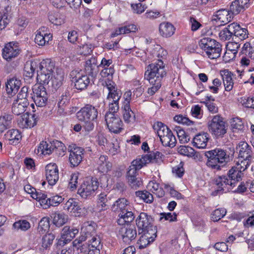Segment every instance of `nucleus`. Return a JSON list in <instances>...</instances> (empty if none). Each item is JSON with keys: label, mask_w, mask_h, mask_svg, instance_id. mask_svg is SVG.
Returning <instances> with one entry per match:
<instances>
[{"label": "nucleus", "mask_w": 254, "mask_h": 254, "mask_svg": "<svg viewBox=\"0 0 254 254\" xmlns=\"http://www.w3.org/2000/svg\"><path fill=\"white\" fill-rule=\"evenodd\" d=\"M243 173L235 167H232L228 172V176H219L215 180L217 192H226L235 186V184L241 179Z\"/></svg>", "instance_id": "7ed1b4c3"}, {"label": "nucleus", "mask_w": 254, "mask_h": 254, "mask_svg": "<svg viewBox=\"0 0 254 254\" xmlns=\"http://www.w3.org/2000/svg\"><path fill=\"white\" fill-rule=\"evenodd\" d=\"M151 223L152 218L150 215L144 212L140 213L136 220V225L138 229V234H141L143 231L156 229Z\"/></svg>", "instance_id": "dca6fc26"}, {"label": "nucleus", "mask_w": 254, "mask_h": 254, "mask_svg": "<svg viewBox=\"0 0 254 254\" xmlns=\"http://www.w3.org/2000/svg\"><path fill=\"white\" fill-rule=\"evenodd\" d=\"M21 86V81L16 78L12 77L7 80L5 83L7 93L13 96L17 93L20 87Z\"/></svg>", "instance_id": "cd10ccee"}, {"label": "nucleus", "mask_w": 254, "mask_h": 254, "mask_svg": "<svg viewBox=\"0 0 254 254\" xmlns=\"http://www.w3.org/2000/svg\"><path fill=\"white\" fill-rule=\"evenodd\" d=\"M55 65L50 59H45L40 62L39 69L37 70V79L39 85H47L52 78Z\"/></svg>", "instance_id": "423d86ee"}, {"label": "nucleus", "mask_w": 254, "mask_h": 254, "mask_svg": "<svg viewBox=\"0 0 254 254\" xmlns=\"http://www.w3.org/2000/svg\"><path fill=\"white\" fill-rule=\"evenodd\" d=\"M112 210L114 211H118L119 214L125 213H134L135 209L132 204H131L126 198H120L116 200L112 205Z\"/></svg>", "instance_id": "f3484780"}, {"label": "nucleus", "mask_w": 254, "mask_h": 254, "mask_svg": "<svg viewBox=\"0 0 254 254\" xmlns=\"http://www.w3.org/2000/svg\"><path fill=\"white\" fill-rule=\"evenodd\" d=\"M95 224L92 222H85L81 227V236L78 239H75L73 244L74 246H77L82 242L86 241L88 239H90L92 236L95 235Z\"/></svg>", "instance_id": "4468645a"}, {"label": "nucleus", "mask_w": 254, "mask_h": 254, "mask_svg": "<svg viewBox=\"0 0 254 254\" xmlns=\"http://www.w3.org/2000/svg\"><path fill=\"white\" fill-rule=\"evenodd\" d=\"M231 23L221 30L219 33V37L222 41H229L233 38V29Z\"/></svg>", "instance_id": "c03bdc74"}, {"label": "nucleus", "mask_w": 254, "mask_h": 254, "mask_svg": "<svg viewBox=\"0 0 254 254\" xmlns=\"http://www.w3.org/2000/svg\"><path fill=\"white\" fill-rule=\"evenodd\" d=\"M226 9H221L217 11L216 17L221 23L225 24L231 21L232 13Z\"/></svg>", "instance_id": "37998d69"}, {"label": "nucleus", "mask_w": 254, "mask_h": 254, "mask_svg": "<svg viewBox=\"0 0 254 254\" xmlns=\"http://www.w3.org/2000/svg\"><path fill=\"white\" fill-rule=\"evenodd\" d=\"M46 179L49 185L53 186L59 180V170L55 163H50L45 167Z\"/></svg>", "instance_id": "6ab92c4d"}, {"label": "nucleus", "mask_w": 254, "mask_h": 254, "mask_svg": "<svg viewBox=\"0 0 254 254\" xmlns=\"http://www.w3.org/2000/svg\"><path fill=\"white\" fill-rule=\"evenodd\" d=\"M9 0H0V8L3 14H0V30L4 29L9 22L8 14L10 11Z\"/></svg>", "instance_id": "aec40b11"}, {"label": "nucleus", "mask_w": 254, "mask_h": 254, "mask_svg": "<svg viewBox=\"0 0 254 254\" xmlns=\"http://www.w3.org/2000/svg\"><path fill=\"white\" fill-rule=\"evenodd\" d=\"M67 150L69 152L68 161L70 166L72 168L77 167L82 161L84 149L72 144L68 146Z\"/></svg>", "instance_id": "9d476101"}, {"label": "nucleus", "mask_w": 254, "mask_h": 254, "mask_svg": "<svg viewBox=\"0 0 254 254\" xmlns=\"http://www.w3.org/2000/svg\"><path fill=\"white\" fill-rule=\"evenodd\" d=\"M162 154L161 153L156 151L155 152L150 153L149 154H145L140 156V158L141 159L144 165H146L149 163H154L158 161V160H160Z\"/></svg>", "instance_id": "58836bf2"}, {"label": "nucleus", "mask_w": 254, "mask_h": 254, "mask_svg": "<svg viewBox=\"0 0 254 254\" xmlns=\"http://www.w3.org/2000/svg\"><path fill=\"white\" fill-rule=\"evenodd\" d=\"M78 233V230L76 228H71L64 226V244L70 242Z\"/></svg>", "instance_id": "de8ad7c7"}, {"label": "nucleus", "mask_w": 254, "mask_h": 254, "mask_svg": "<svg viewBox=\"0 0 254 254\" xmlns=\"http://www.w3.org/2000/svg\"><path fill=\"white\" fill-rule=\"evenodd\" d=\"M207 99L203 103L207 107L209 111L212 113H216L218 111V108L213 102L214 99L211 96H207Z\"/></svg>", "instance_id": "bf43d9fd"}, {"label": "nucleus", "mask_w": 254, "mask_h": 254, "mask_svg": "<svg viewBox=\"0 0 254 254\" xmlns=\"http://www.w3.org/2000/svg\"><path fill=\"white\" fill-rule=\"evenodd\" d=\"M226 214V210L225 208L216 209L211 214L212 220L214 222H217L225 216Z\"/></svg>", "instance_id": "4d7b16f0"}, {"label": "nucleus", "mask_w": 254, "mask_h": 254, "mask_svg": "<svg viewBox=\"0 0 254 254\" xmlns=\"http://www.w3.org/2000/svg\"><path fill=\"white\" fill-rule=\"evenodd\" d=\"M50 228V221L48 217H43L39 222L38 230L39 233L44 234L47 232Z\"/></svg>", "instance_id": "3c124183"}, {"label": "nucleus", "mask_w": 254, "mask_h": 254, "mask_svg": "<svg viewBox=\"0 0 254 254\" xmlns=\"http://www.w3.org/2000/svg\"><path fill=\"white\" fill-rule=\"evenodd\" d=\"M240 47V44L238 42H229L226 45L227 52L226 54H229V51L231 52L233 54V58L238 53V50Z\"/></svg>", "instance_id": "69168bd1"}, {"label": "nucleus", "mask_w": 254, "mask_h": 254, "mask_svg": "<svg viewBox=\"0 0 254 254\" xmlns=\"http://www.w3.org/2000/svg\"><path fill=\"white\" fill-rule=\"evenodd\" d=\"M7 103L6 101L3 100L1 102L0 106V132H3L5 130L11 127L13 116L10 113L6 112L7 106H4Z\"/></svg>", "instance_id": "2eb2a0df"}, {"label": "nucleus", "mask_w": 254, "mask_h": 254, "mask_svg": "<svg viewBox=\"0 0 254 254\" xmlns=\"http://www.w3.org/2000/svg\"><path fill=\"white\" fill-rule=\"evenodd\" d=\"M108 157L105 155H101L97 162L98 169L102 173L107 172L112 167V164L107 161Z\"/></svg>", "instance_id": "79ce46f5"}, {"label": "nucleus", "mask_w": 254, "mask_h": 254, "mask_svg": "<svg viewBox=\"0 0 254 254\" xmlns=\"http://www.w3.org/2000/svg\"><path fill=\"white\" fill-rule=\"evenodd\" d=\"M86 241L89 243L91 248L99 249V250L101 248V240L99 236L94 235Z\"/></svg>", "instance_id": "0e129e2a"}, {"label": "nucleus", "mask_w": 254, "mask_h": 254, "mask_svg": "<svg viewBox=\"0 0 254 254\" xmlns=\"http://www.w3.org/2000/svg\"><path fill=\"white\" fill-rule=\"evenodd\" d=\"M29 105L28 101L15 100L13 102L12 106V113L17 116L24 114Z\"/></svg>", "instance_id": "473e14b6"}, {"label": "nucleus", "mask_w": 254, "mask_h": 254, "mask_svg": "<svg viewBox=\"0 0 254 254\" xmlns=\"http://www.w3.org/2000/svg\"><path fill=\"white\" fill-rule=\"evenodd\" d=\"M98 110L91 105H86L81 108L76 113L77 119L84 123L86 130H92L94 127V122H96L98 117Z\"/></svg>", "instance_id": "20e7f679"}, {"label": "nucleus", "mask_w": 254, "mask_h": 254, "mask_svg": "<svg viewBox=\"0 0 254 254\" xmlns=\"http://www.w3.org/2000/svg\"><path fill=\"white\" fill-rule=\"evenodd\" d=\"M119 218L118 219L117 222L119 225H123L126 223H128L132 222L134 218V213H123L119 214Z\"/></svg>", "instance_id": "49530a36"}, {"label": "nucleus", "mask_w": 254, "mask_h": 254, "mask_svg": "<svg viewBox=\"0 0 254 254\" xmlns=\"http://www.w3.org/2000/svg\"><path fill=\"white\" fill-rule=\"evenodd\" d=\"M250 5V0H235L230 6V11L233 15H237L244 12Z\"/></svg>", "instance_id": "5701e85b"}, {"label": "nucleus", "mask_w": 254, "mask_h": 254, "mask_svg": "<svg viewBox=\"0 0 254 254\" xmlns=\"http://www.w3.org/2000/svg\"><path fill=\"white\" fill-rule=\"evenodd\" d=\"M225 89L227 91H231L234 86V82L232 78L233 73L228 70H224L221 73Z\"/></svg>", "instance_id": "e433bc0d"}, {"label": "nucleus", "mask_w": 254, "mask_h": 254, "mask_svg": "<svg viewBox=\"0 0 254 254\" xmlns=\"http://www.w3.org/2000/svg\"><path fill=\"white\" fill-rule=\"evenodd\" d=\"M233 29V40L243 41L248 37V31L247 28H242L240 24L233 22L231 23Z\"/></svg>", "instance_id": "a878e982"}, {"label": "nucleus", "mask_w": 254, "mask_h": 254, "mask_svg": "<svg viewBox=\"0 0 254 254\" xmlns=\"http://www.w3.org/2000/svg\"><path fill=\"white\" fill-rule=\"evenodd\" d=\"M239 159V161L237 162V165L235 167L242 172L247 169L251 163L254 161V160H248L247 159L244 158Z\"/></svg>", "instance_id": "13d9d810"}, {"label": "nucleus", "mask_w": 254, "mask_h": 254, "mask_svg": "<svg viewBox=\"0 0 254 254\" xmlns=\"http://www.w3.org/2000/svg\"><path fill=\"white\" fill-rule=\"evenodd\" d=\"M32 198L37 200L39 204L44 209H47L51 206L50 198H47V194L41 191H35L32 193Z\"/></svg>", "instance_id": "2f4dec72"}, {"label": "nucleus", "mask_w": 254, "mask_h": 254, "mask_svg": "<svg viewBox=\"0 0 254 254\" xmlns=\"http://www.w3.org/2000/svg\"><path fill=\"white\" fill-rule=\"evenodd\" d=\"M13 227L17 230L26 231L30 228V224L26 220H19L14 223Z\"/></svg>", "instance_id": "680f3d73"}, {"label": "nucleus", "mask_w": 254, "mask_h": 254, "mask_svg": "<svg viewBox=\"0 0 254 254\" xmlns=\"http://www.w3.org/2000/svg\"><path fill=\"white\" fill-rule=\"evenodd\" d=\"M52 146L51 142L42 141L38 147V152L41 155H49L54 151Z\"/></svg>", "instance_id": "a19ab883"}, {"label": "nucleus", "mask_w": 254, "mask_h": 254, "mask_svg": "<svg viewBox=\"0 0 254 254\" xmlns=\"http://www.w3.org/2000/svg\"><path fill=\"white\" fill-rule=\"evenodd\" d=\"M231 127L233 132L243 130L244 126L242 120L239 118H234L231 121Z\"/></svg>", "instance_id": "8fccbe9b"}, {"label": "nucleus", "mask_w": 254, "mask_h": 254, "mask_svg": "<svg viewBox=\"0 0 254 254\" xmlns=\"http://www.w3.org/2000/svg\"><path fill=\"white\" fill-rule=\"evenodd\" d=\"M37 116L35 114H30L26 112L22 114L18 119L17 123L21 128H31L37 123Z\"/></svg>", "instance_id": "412c9836"}, {"label": "nucleus", "mask_w": 254, "mask_h": 254, "mask_svg": "<svg viewBox=\"0 0 254 254\" xmlns=\"http://www.w3.org/2000/svg\"><path fill=\"white\" fill-rule=\"evenodd\" d=\"M221 45H217V47H214V49L207 51L206 54L210 59H215L220 57L222 51Z\"/></svg>", "instance_id": "6e6d98bb"}, {"label": "nucleus", "mask_w": 254, "mask_h": 254, "mask_svg": "<svg viewBox=\"0 0 254 254\" xmlns=\"http://www.w3.org/2000/svg\"><path fill=\"white\" fill-rule=\"evenodd\" d=\"M49 19L50 22L56 26H61L64 22V19L62 16L58 14L50 15L49 16Z\"/></svg>", "instance_id": "338daca9"}, {"label": "nucleus", "mask_w": 254, "mask_h": 254, "mask_svg": "<svg viewBox=\"0 0 254 254\" xmlns=\"http://www.w3.org/2000/svg\"><path fill=\"white\" fill-rule=\"evenodd\" d=\"M123 110V117L125 121L127 123L134 120L135 115L131 110L130 106H123L122 107Z\"/></svg>", "instance_id": "09e8293b"}, {"label": "nucleus", "mask_w": 254, "mask_h": 254, "mask_svg": "<svg viewBox=\"0 0 254 254\" xmlns=\"http://www.w3.org/2000/svg\"><path fill=\"white\" fill-rule=\"evenodd\" d=\"M120 232L124 242L128 244L134 240L137 235L135 228L131 225L122 228Z\"/></svg>", "instance_id": "bb28decb"}, {"label": "nucleus", "mask_w": 254, "mask_h": 254, "mask_svg": "<svg viewBox=\"0 0 254 254\" xmlns=\"http://www.w3.org/2000/svg\"><path fill=\"white\" fill-rule=\"evenodd\" d=\"M153 128L156 131L163 146L170 147L175 146L176 138L167 126L162 122H156L153 124Z\"/></svg>", "instance_id": "39448f33"}, {"label": "nucleus", "mask_w": 254, "mask_h": 254, "mask_svg": "<svg viewBox=\"0 0 254 254\" xmlns=\"http://www.w3.org/2000/svg\"><path fill=\"white\" fill-rule=\"evenodd\" d=\"M5 138L9 141V143L12 145L18 144L22 137L19 130L15 129H11L8 130L5 134Z\"/></svg>", "instance_id": "4c0bfd02"}, {"label": "nucleus", "mask_w": 254, "mask_h": 254, "mask_svg": "<svg viewBox=\"0 0 254 254\" xmlns=\"http://www.w3.org/2000/svg\"><path fill=\"white\" fill-rule=\"evenodd\" d=\"M64 234H61V238L56 244L54 254H64Z\"/></svg>", "instance_id": "774afa93"}, {"label": "nucleus", "mask_w": 254, "mask_h": 254, "mask_svg": "<svg viewBox=\"0 0 254 254\" xmlns=\"http://www.w3.org/2000/svg\"><path fill=\"white\" fill-rule=\"evenodd\" d=\"M215 40L208 37H205L201 39L198 43L200 48L203 50L205 53L211 44H213Z\"/></svg>", "instance_id": "603ef678"}, {"label": "nucleus", "mask_w": 254, "mask_h": 254, "mask_svg": "<svg viewBox=\"0 0 254 254\" xmlns=\"http://www.w3.org/2000/svg\"><path fill=\"white\" fill-rule=\"evenodd\" d=\"M209 135L206 132L199 133L193 138V145L194 146L203 149L206 147Z\"/></svg>", "instance_id": "7c9ffc66"}, {"label": "nucleus", "mask_w": 254, "mask_h": 254, "mask_svg": "<svg viewBox=\"0 0 254 254\" xmlns=\"http://www.w3.org/2000/svg\"><path fill=\"white\" fill-rule=\"evenodd\" d=\"M135 194L146 203H150L153 201L152 194L147 191H137L135 192Z\"/></svg>", "instance_id": "864d4df0"}, {"label": "nucleus", "mask_w": 254, "mask_h": 254, "mask_svg": "<svg viewBox=\"0 0 254 254\" xmlns=\"http://www.w3.org/2000/svg\"><path fill=\"white\" fill-rule=\"evenodd\" d=\"M47 28L43 27L37 31L35 38V42L39 46H44L52 38L50 33L46 32Z\"/></svg>", "instance_id": "393cba45"}, {"label": "nucleus", "mask_w": 254, "mask_h": 254, "mask_svg": "<svg viewBox=\"0 0 254 254\" xmlns=\"http://www.w3.org/2000/svg\"><path fill=\"white\" fill-rule=\"evenodd\" d=\"M148 187L150 190L158 197H162L165 195V191L163 189L160 187L159 184L151 181L149 183Z\"/></svg>", "instance_id": "a18cd8bd"}, {"label": "nucleus", "mask_w": 254, "mask_h": 254, "mask_svg": "<svg viewBox=\"0 0 254 254\" xmlns=\"http://www.w3.org/2000/svg\"><path fill=\"white\" fill-rule=\"evenodd\" d=\"M205 155L207 158L206 166L211 169L216 171L221 170L232 159L227 151L221 148H215L206 151Z\"/></svg>", "instance_id": "f03ea898"}, {"label": "nucleus", "mask_w": 254, "mask_h": 254, "mask_svg": "<svg viewBox=\"0 0 254 254\" xmlns=\"http://www.w3.org/2000/svg\"><path fill=\"white\" fill-rule=\"evenodd\" d=\"M85 71L87 74L92 77L95 76L99 71L97 59L94 57L87 60L85 64Z\"/></svg>", "instance_id": "c756f323"}, {"label": "nucleus", "mask_w": 254, "mask_h": 254, "mask_svg": "<svg viewBox=\"0 0 254 254\" xmlns=\"http://www.w3.org/2000/svg\"><path fill=\"white\" fill-rule=\"evenodd\" d=\"M139 240L137 241V245L140 249L146 248L151 243L153 242L156 237V229H151L148 231H143L141 233Z\"/></svg>", "instance_id": "a211bd4d"}, {"label": "nucleus", "mask_w": 254, "mask_h": 254, "mask_svg": "<svg viewBox=\"0 0 254 254\" xmlns=\"http://www.w3.org/2000/svg\"><path fill=\"white\" fill-rule=\"evenodd\" d=\"M32 98L38 107H44L48 100V94L46 88L42 85H35L32 88Z\"/></svg>", "instance_id": "f8f14e48"}, {"label": "nucleus", "mask_w": 254, "mask_h": 254, "mask_svg": "<svg viewBox=\"0 0 254 254\" xmlns=\"http://www.w3.org/2000/svg\"><path fill=\"white\" fill-rule=\"evenodd\" d=\"M55 238L54 235L51 233L45 235L42 240V246L44 249L48 248L50 246Z\"/></svg>", "instance_id": "e2e57ef3"}, {"label": "nucleus", "mask_w": 254, "mask_h": 254, "mask_svg": "<svg viewBox=\"0 0 254 254\" xmlns=\"http://www.w3.org/2000/svg\"><path fill=\"white\" fill-rule=\"evenodd\" d=\"M69 77L71 81L74 82V86L78 90L85 89L90 83L88 76L84 74L82 70L78 69L72 70Z\"/></svg>", "instance_id": "1a4fd4ad"}, {"label": "nucleus", "mask_w": 254, "mask_h": 254, "mask_svg": "<svg viewBox=\"0 0 254 254\" xmlns=\"http://www.w3.org/2000/svg\"><path fill=\"white\" fill-rule=\"evenodd\" d=\"M166 74V70L162 60H158L148 66V69L145 72L144 76L145 78L147 79L150 84L152 85L148 89L149 94L153 95L159 90L161 86L162 80Z\"/></svg>", "instance_id": "f257e3e1"}, {"label": "nucleus", "mask_w": 254, "mask_h": 254, "mask_svg": "<svg viewBox=\"0 0 254 254\" xmlns=\"http://www.w3.org/2000/svg\"><path fill=\"white\" fill-rule=\"evenodd\" d=\"M64 209L66 210L70 215L74 217L79 216L81 214V208L73 199H69L64 204Z\"/></svg>", "instance_id": "c85d7f7f"}, {"label": "nucleus", "mask_w": 254, "mask_h": 254, "mask_svg": "<svg viewBox=\"0 0 254 254\" xmlns=\"http://www.w3.org/2000/svg\"><path fill=\"white\" fill-rule=\"evenodd\" d=\"M178 151L180 154L188 157L193 156L195 154L194 150L189 146H181L178 148Z\"/></svg>", "instance_id": "052dcab7"}, {"label": "nucleus", "mask_w": 254, "mask_h": 254, "mask_svg": "<svg viewBox=\"0 0 254 254\" xmlns=\"http://www.w3.org/2000/svg\"><path fill=\"white\" fill-rule=\"evenodd\" d=\"M175 31L174 25L169 22H162L159 25V32L164 37H170L172 36Z\"/></svg>", "instance_id": "c9c22d12"}, {"label": "nucleus", "mask_w": 254, "mask_h": 254, "mask_svg": "<svg viewBox=\"0 0 254 254\" xmlns=\"http://www.w3.org/2000/svg\"><path fill=\"white\" fill-rule=\"evenodd\" d=\"M121 97L119 98L116 96L107 97L108 101V111L107 113H110L112 114H117V112L119 109V101Z\"/></svg>", "instance_id": "ea45409f"}, {"label": "nucleus", "mask_w": 254, "mask_h": 254, "mask_svg": "<svg viewBox=\"0 0 254 254\" xmlns=\"http://www.w3.org/2000/svg\"><path fill=\"white\" fill-rule=\"evenodd\" d=\"M105 86L107 87L109 91L107 97L116 96L119 98L121 97L122 93L121 90L118 89L116 84L112 80V78H107L104 81Z\"/></svg>", "instance_id": "f704fd0d"}, {"label": "nucleus", "mask_w": 254, "mask_h": 254, "mask_svg": "<svg viewBox=\"0 0 254 254\" xmlns=\"http://www.w3.org/2000/svg\"><path fill=\"white\" fill-rule=\"evenodd\" d=\"M142 163L143 162L140 158V156H138L136 159L132 161L127 172V180L137 177V175H138L137 171L141 169L143 166H145Z\"/></svg>", "instance_id": "b1692460"}, {"label": "nucleus", "mask_w": 254, "mask_h": 254, "mask_svg": "<svg viewBox=\"0 0 254 254\" xmlns=\"http://www.w3.org/2000/svg\"><path fill=\"white\" fill-rule=\"evenodd\" d=\"M209 131L216 137H221L227 132L224 119L219 115L209 117L207 123Z\"/></svg>", "instance_id": "0eeeda50"}, {"label": "nucleus", "mask_w": 254, "mask_h": 254, "mask_svg": "<svg viewBox=\"0 0 254 254\" xmlns=\"http://www.w3.org/2000/svg\"><path fill=\"white\" fill-rule=\"evenodd\" d=\"M105 119L108 128L111 132L118 133L123 129V122L117 114L106 113Z\"/></svg>", "instance_id": "ddd939ff"}, {"label": "nucleus", "mask_w": 254, "mask_h": 254, "mask_svg": "<svg viewBox=\"0 0 254 254\" xmlns=\"http://www.w3.org/2000/svg\"><path fill=\"white\" fill-rule=\"evenodd\" d=\"M40 64V62L37 60L27 62L24 68L25 75L28 77H32L34 74L35 71L39 69Z\"/></svg>", "instance_id": "72a5a7b5"}, {"label": "nucleus", "mask_w": 254, "mask_h": 254, "mask_svg": "<svg viewBox=\"0 0 254 254\" xmlns=\"http://www.w3.org/2000/svg\"><path fill=\"white\" fill-rule=\"evenodd\" d=\"M242 53L254 60V46H251L249 42L246 43L242 48Z\"/></svg>", "instance_id": "5fc2aeb1"}, {"label": "nucleus", "mask_w": 254, "mask_h": 254, "mask_svg": "<svg viewBox=\"0 0 254 254\" xmlns=\"http://www.w3.org/2000/svg\"><path fill=\"white\" fill-rule=\"evenodd\" d=\"M237 150L239 152V159L254 160V153L252 150V147L246 142H240L237 146Z\"/></svg>", "instance_id": "4be33fe9"}, {"label": "nucleus", "mask_w": 254, "mask_h": 254, "mask_svg": "<svg viewBox=\"0 0 254 254\" xmlns=\"http://www.w3.org/2000/svg\"><path fill=\"white\" fill-rule=\"evenodd\" d=\"M99 183L95 178H87L78 190V193L83 198H87L95 194Z\"/></svg>", "instance_id": "6e6552de"}, {"label": "nucleus", "mask_w": 254, "mask_h": 254, "mask_svg": "<svg viewBox=\"0 0 254 254\" xmlns=\"http://www.w3.org/2000/svg\"><path fill=\"white\" fill-rule=\"evenodd\" d=\"M20 53L19 44L14 42L5 44L1 51L2 58L8 62L17 57Z\"/></svg>", "instance_id": "9b49d317"}]
</instances>
